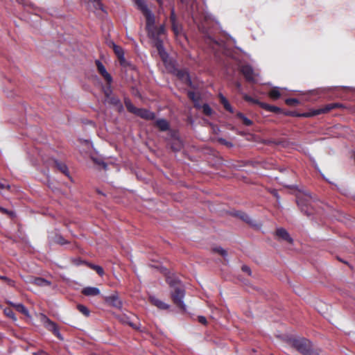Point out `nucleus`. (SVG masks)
<instances>
[{"instance_id":"f257e3e1","label":"nucleus","mask_w":355,"mask_h":355,"mask_svg":"<svg viewBox=\"0 0 355 355\" xmlns=\"http://www.w3.org/2000/svg\"><path fill=\"white\" fill-rule=\"evenodd\" d=\"M166 282L173 289L171 292L173 302L176 306L184 311L185 305L182 300L184 297L185 291L183 286L181 285L180 281L175 277L168 276L166 277Z\"/></svg>"},{"instance_id":"f03ea898","label":"nucleus","mask_w":355,"mask_h":355,"mask_svg":"<svg viewBox=\"0 0 355 355\" xmlns=\"http://www.w3.org/2000/svg\"><path fill=\"white\" fill-rule=\"evenodd\" d=\"M148 36L154 41V45L156 47L162 60L166 62L165 58L167 53L164 49L163 40L160 37L161 35L166 33L165 25L162 24L159 27L155 26L153 29L147 31Z\"/></svg>"},{"instance_id":"7ed1b4c3","label":"nucleus","mask_w":355,"mask_h":355,"mask_svg":"<svg viewBox=\"0 0 355 355\" xmlns=\"http://www.w3.org/2000/svg\"><path fill=\"white\" fill-rule=\"evenodd\" d=\"M296 202L300 211L307 216H313L315 211V202L310 194L306 193H299L296 196Z\"/></svg>"},{"instance_id":"20e7f679","label":"nucleus","mask_w":355,"mask_h":355,"mask_svg":"<svg viewBox=\"0 0 355 355\" xmlns=\"http://www.w3.org/2000/svg\"><path fill=\"white\" fill-rule=\"evenodd\" d=\"M291 343L292 347L302 355H312L314 353L312 343L305 338H293Z\"/></svg>"},{"instance_id":"39448f33","label":"nucleus","mask_w":355,"mask_h":355,"mask_svg":"<svg viewBox=\"0 0 355 355\" xmlns=\"http://www.w3.org/2000/svg\"><path fill=\"white\" fill-rule=\"evenodd\" d=\"M343 107V104L339 103H332L327 104L318 109H313L306 112L301 113V116L305 118L313 117L319 114H326L336 108Z\"/></svg>"},{"instance_id":"423d86ee","label":"nucleus","mask_w":355,"mask_h":355,"mask_svg":"<svg viewBox=\"0 0 355 355\" xmlns=\"http://www.w3.org/2000/svg\"><path fill=\"white\" fill-rule=\"evenodd\" d=\"M139 3V5L137 6V8L142 12L146 18V30L148 31L155 26V17L148 9L145 1L143 3Z\"/></svg>"},{"instance_id":"0eeeda50","label":"nucleus","mask_w":355,"mask_h":355,"mask_svg":"<svg viewBox=\"0 0 355 355\" xmlns=\"http://www.w3.org/2000/svg\"><path fill=\"white\" fill-rule=\"evenodd\" d=\"M42 321L44 327L49 331H51L56 338L60 340H63V337L60 333L58 324L49 319L45 315H42Z\"/></svg>"},{"instance_id":"6e6552de","label":"nucleus","mask_w":355,"mask_h":355,"mask_svg":"<svg viewBox=\"0 0 355 355\" xmlns=\"http://www.w3.org/2000/svg\"><path fill=\"white\" fill-rule=\"evenodd\" d=\"M240 72L243 75L245 80L250 83H255L257 82L255 79L256 73L250 64H243L240 67Z\"/></svg>"},{"instance_id":"1a4fd4ad","label":"nucleus","mask_w":355,"mask_h":355,"mask_svg":"<svg viewBox=\"0 0 355 355\" xmlns=\"http://www.w3.org/2000/svg\"><path fill=\"white\" fill-rule=\"evenodd\" d=\"M173 73L186 85L192 87L193 83L187 69H178L174 68Z\"/></svg>"},{"instance_id":"9d476101","label":"nucleus","mask_w":355,"mask_h":355,"mask_svg":"<svg viewBox=\"0 0 355 355\" xmlns=\"http://www.w3.org/2000/svg\"><path fill=\"white\" fill-rule=\"evenodd\" d=\"M170 21L171 23V30L174 35L177 37L181 34L182 31V25L178 21L177 17L175 12V9L173 7L171 10Z\"/></svg>"},{"instance_id":"9b49d317","label":"nucleus","mask_w":355,"mask_h":355,"mask_svg":"<svg viewBox=\"0 0 355 355\" xmlns=\"http://www.w3.org/2000/svg\"><path fill=\"white\" fill-rule=\"evenodd\" d=\"M104 300L105 303L114 308L121 309L122 307V302L116 293L104 297Z\"/></svg>"},{"instance_id":"f8f14e48","label":"nucleus","mask_w":355,"mask_h":355,"mask_svg":"<svg viewBox=\"0 0 355 355\" xmlns=\"http://www.w3.org/2000/svg\"><path fill=\"white\" fill-rule=\"evenodd\" d=\"M96 65L97 67V70L98 73L103 77V78L107 82V84L109 85V88L110 87V85L112 82V78L111 75L106 71L105 67L103 64V63L99 60H96Z\"/></svg>"},{"instance_id":"ddd939ff","label":"nucleus","mask_w":355,"mask_h":355,"mask_svg":"<svg viewBox=\"0 0 355 355\" xmlns=\"http://www.w3.org/2000/svg\"><path fill=\"white\" fill-rule=\"evenodd\" d=\"M28 283L40 287H46L51 285V282L42 277H30Z\"/></svg>"},{"instance_id":"4468645a","label":"nucleus","mask_w":355,"mask_h":355,"mask_svg":"<svg viewBox=\"0 0 355 355\" xmlns=\"http://www.w3.org/2000/svg\"><path fill=\"white\" fill-rule=\"evenodd\" d=\"M136 115L146 120H154L156 116L154 112L145 108H139Z\"/></svg>"},{"instance_id":"2eb2a0df","label":"nucleus","mask_w":355,"mask_h":355,"mask_svg":"<svg viewBox=\"0 0 355 355\" xmlns=\"http://www.w3.org/2000/svg\"><path fill=\"white\" fill-rule=\"evenodd\" d=\"M276 235L284 241H287L289 243H293V240L291 237L288 232L282 227L277 228L276 230Z\"/></svg>"},{"instance_id":"dca6fc26","label":"nucleus","mask_w":355,"mask_h":355,"mask_svg":"<svg viewBox=\"0 0 355 355\" xmlns=\"http://www.w3.org/2000/svg\"><path fill=\"white\" fill-rule=\"evenodd\" d=\"M149 302L151 304L157 306L158 309L162 310H166L169 308V306L166 304L165 302H162V300H159L158 298L154 297V296H150L149 297Z\"/></svg>"},{"instance_id":"f3484780","label":"nucleus","mask_w":355,"mask_h":355,"mask_svg":"<svg viewBox=\"0 0 355 355\" xmlns=\"http://www.w3.org/2000/svg\"><path fill=\"white\" fill-rule=\"evenodd\" d=\"M155 125L162 132L167 131L170 128V124L168 121L164 119H157Z\"/></svg>"},{"instance_id":"a211bd4d","label":"nucleus","mask_w":355,"mask_h":355,"mask_svg":"<svg viewBox=\"0 0 355 355\" xmlns=\"http://www.w3.org/2000/svg\"><path fill=\"white\" fill-rule=\"evenodd\" d=\"M54 164L55 168L60 171L62 173L64 174L66 176H69V172L67 166L65 163L60 162L58 160H54Z\"/></svg>"},{"instance_id":"6ab92c4d","label":"nucleus","mask_w":355,"mask_h":355,"mask_svg":"<svg viewBox=\"0 0 355 355\" xmlns=\"http://www.w3.org/2000/svg\"><path fill=\"white\" fill-rule=\"evenodd\" d=\"M82 293L85 296H96L100 294V290L96 287H85L83 289Z\"/></svg>"},{"instance_id":"aec40b11","label":"nucleus","mask_w":355,"mask_h":355,"mask_svg":"<svg viewBox=\"0 0 355 355\" xmlns=\"http://www.w3.org/2000/svg\"><path fill=\"white\" fill-rule=\"evenodd\" d=\"M169 144L171 146V150L175 152L180 151L183 147L182 141L180 137L176 139L170 141Z\"/></svg>"},{"instance_id":"412c9836","label":"nucleus","mask_w":355,"mask_h":355,"mask_svg":"<svg viewBox=\"0 0 355 355\" xmlns=\"http://www.w3.org/2000/svg\"><path fill=\"white\" fill-rule=\"evenodd\" d=\"M261 108L268 112H274L276 114H280V113L283 112V110L280 107L275 106V105H269L266 103L261 104Z\"/></svg>"},{"instance_id":"4be33fe9","label":"nucleus","mask_w":355,"mask_h":355,"mask_svg":"<svg viewBox=\"0 0 355 355\" xmlns=\"http://www.w3.org/2000/svg\"><path fill=\"white\" fill-rule=\"evenodd\" d=\"M8 304L15 308V309L19 311V313H23L24 315H28V309L25 307V306L22 304H15L14 302H8Z\"/></svg>"},{"instance_id":"5701e85b","label":"nucleus","mask_w":355,"mask_h":355,"mask_svg":"<svg viewBox=\"0 0 355 355\" xmlns=\"http://www.w3.org/2000/svg\"><path fill=\"white\" fill-rule=\"evenodd\" d=\"M113 50L121 63L125 60L124 51L120 46L113 44Z\"/></svg>"},{"instance_id":"b1692460","label":"nucleus","mask_w":355,"mask_h":355,"mask_svg":"<svg viewBox=\"0 0 355 355\" xmlns=\"http://www.w3.org/2000/svg\"><path fill=\"white\" fill-rule=\"evenodd\" d=\"M124 104L125 105V107L127 109V110L130 112V113H132L134 114H137V110H139V108L136 107L131 102V101L128 98H124Z\"/></svg>"},{"instance_id":"393cba45","label":"nucleus","mask_w":355,"mask_h":355,"mask_svg":"<svg viewBox=\"0 0 355 355\" xmlns=\"http://www.w3.org/2000/svg\"><path fill=\"white\" fill-rule=\"evenodd\" d=\"M219 98L220 103L223 105L225 110L228 111L230 113H233L234 110L231 105L230 104L227 99L221 94H219Z\"/></svg>"},{"instance_id":"a878e982","label":"nucleus","mask_w":355,"mask_h":355,"mask_svg":"<svg viewBox=\"0 0 355 355\" xmlns=\"http://www.w3.org/2000/svg\"><path fill=\"white\" fill-rule=\"evenodd\" d=\"M282 94L278 87H273L268 92V96L273 101H276L281 97Z\"/></svg>"},{"instance_id":"bb28decb","label":"nucleus","mask_w":355,"mask_h":355,"mask_svg":"<svg viewBox=\"0 0 355 355\" xmlns=\"http://www.w3.org/2000/svg\"><path fill=\"white\" fill-rule=\"evenodd\" d=\"M236 117L242 121L243 125L246 126H250L253 124L252 121L247 118L242 112H237Z\"/></svg>"},{"instance_id":"cd10ccee","label":"nucleus","mask_w":355,"mask_h":355,"mask_svg":"<svg viewBox=\"0 0 355 355\" xmlns=\"http://www.w3.org/2000/svg\"><path fill=\"white\" fill-rule=\"evenodd\" d=\"M187 96L194 103V105L196 107H198L199 105L198 103L200 100V97L196 94V93L193 91H188Z\"/></svg>"},{"instance_id":"c85d7f7f","label":"nucleus","mask_w":355,"mask_h":355,"mask_svg":"<svg viewBox=\"0 0 355 355\" xmlns=\"http://www.w3.org/2000/svg\"><path fill=\"white\" fill-rule=\"evenodd\" d=\"M107 100L111 105L114 106H119L120 108L123 107L120 99L116 96H110Z\"/></svg>"},{"instance_id":"c756f323","label":"nucleus","mask_w":355,"mask_h":355,"mask_svg":"<svg viewBox=\"0 0 355 355\" xmlns=\"http://www.w3.org/2000/svg\"><path fill=\"white\" fill-rule=\"evenodd\" d=\"M236 216L245 223L252 224V219L246 213L239 211L237 213Z\"/></svg>"},{"instance_id":"7c9ffc66","label":"nucleus","mask_w":355,"mask_h":355,"mask_svg":"<svg viewBox=\"0 0 355 355\" xmlns=\"http://www.w3.org/2000/svg\"><path fill=\"white\" fill-rule=\"evenodd\" d=\"M168 138L167 139L169 141L176 139L180 137L179 132L176 130H171L169 128L168 132Z\"/></svg>"},{"instance_id":"2f4dec72","label":"nucleus","mask_w":355,"mask_h":355,"mask_svg":"<svg viewBox=\"0 0 355 355\" xmlns=\"http://www.w3.org/2000/svg\"><path fill=\"white\" fill-rule=\"evenodd\" d=\"M88 265L89 266V268H92V270H95L99 276L102 277L104 275V270L101 266L94 265L92 263H89Z\"/></svg>"},{"instance_id":"473e14b6","label":"nucleus","mask_w":355,"mask_h":355,"mask_svg":"<svg viewBox=\"0 0 355 355\" xmlns=\"http://www.w3.org/2000/svg\"><path fill=\"white\" fill-rule=\"evenodd\" d=\"M244 99L247 102L258 105L260 107H261V104L264 103L263 102H261L259 100L254 98H252V97H251L250 96H248V95H245L244 96Z\"/></svg>"},{"instance_id":"72a5a7b5","label":"nucleus","mask_w":355,"mask_h":355,"mask_svg":"<svg viewBox=\"0 0 355 355\" xmlns=\"http://www.w3.org/2000/svg\"><path fill=\"white\" fill-rule=\"evenodd\" d=\"M77 309L85 316L88 317L89 315L90 311L85 305L78 304Z\"/></svg>"},{"instance_id":"f704fd0d","label":"nucleus","mask_w":355,"mask_h":355,"mask_svg":"<svg viewBox=\"0 0 355 355\" xmlns=\"http://www.w3.org/2000/svg\"><path fill=\"white\" fill-rule=\"evenodd\" d=\"M285 103L288 106H295L300 104V101L295 98H288L285 100Z\"/></svg>"},{"instance_id":"c9c22d12","label":"nucleus","mask_w":355,"mask_h":355,"mask_svg":"<svg viewBox=\"0 0 355 355\" xmlns=\"http://www.w3.org/2000/svg\"><path fill=\"white\" fill-rule=\"evenodd\" d=\"M202 112L205 115L211 116L212 114L213 110L208 104L205 103L202 106Z\"/></svg>"},{"instance_id":"e433bc0d","label":"nucleus","mask_w":355,"mask_h":355,"mask_svg":"<svg viewBox=\"0 0 355 355\" xmlns=\"http://www.w3.org/2000/svg\"><path fill=\"white\" fill-rule=\"evenodd\" d=\"M5 315L8 316V318L12 319L13 320H16L17 318L15 316V313L10 308H6L3 311Z\"/></svg>"},{"instance_id":"4c0bfd02","label":"nucleus","mask_w":355,"mask_h":355,"mask_svg":"<svg viewBox=\"0 0 355 355\" xmlns=\"http://www.w3.org/2000/svg\"><path fill=\"white\" fill-rule=\"evenodd\" d=\"M0 279L4 281L8 286L15 287V282L6 276L0 275Z\"/></svg>"},{"instance_id":"58836bf2","label":"nucleus","mask_w":355,"mask_h":355,"mask_svg":"<svg viewBox=\"0 0 355 355\" xmlns=\"http://www.w3.org/2000/svg\"><path fill=\"white\" fill-rule=\"evenodd\" d=\"M92 2L93 6L96 10H103V6L101 0H90Z\"/></svg>"},{"instance_id":"ea45409f","label":"nucleus","mask_w":355,"mask_h":355,"mask_svg":"<svg viewBox=\"0 0 355 355\" xmlns=\"http://www.w3.org/2000/svg\"><path fill=\"white\" fill-rule=\"evenodd\" d=\"M218 141L222 144V145H224L228 148H232L233 147V144L230 141H227L226 139H223V138H218Z\"/></svg>"},{"instance_id":"a19ab883","label":"nucleus","mask_w":355,"mask_h":355,"mask_svg":"<svg viewBox=\"0 0 355 355\" xmlns=\"http://www.w3.org/2000/svg\"><path fill=\"white\" fill-rule=\"evenodd\" d=\"M55 242L62 245L67 243V241L61 235H57L55 236Z\"/></svg>"},{"instance_id":"79ce46f5","label":"nucleus","mask_w":355,"mask_h":355,"mask_svg":"<svg viewBox=\"0 0 355 355\" xmlns=\"http://www.w3.org/2000/svg\"><path fill=\"white\" fill-rule=\"evenodd\" d=\"M213 251L215 252L218 253L222 257H225L227 254V251L223 249L220 247H218V248H214Z\"/></svg>"},{"instance_id":"37998d69","label":"nucleus","mask_w":355,"mask_h":355,"mask_svg":"<svg viewBox=\"0 0 355 355\" xmlns=\"http://www.w3.org/2000/svg\"><path fill=\"white\" fill-rule=\"evenodd\" d=\"M0 212L2 214H7V215L10 216V217H14L15 215L13 211L8 210L7 209L1 207H0Z\"/></svg>"},{"instance_id":"c03bdc74","label":"nucleus","mask_w":355,"mask_h":355,"mask_svg":"<svg viewBox=\"0 0 355 355\" xmlns=\"http://www.w3.org/2000/svg\"><path fill=\"white\" fill-rule=\"evenodd\" d=\"M241 270L245 272H247L249 275H251V270L250 268L246 266V265H243L241 268Z\"/></svg>"},{"instance_id":"a18cd8bd","label":"nucleus","mask_w":355,"mask_h":355,"mask_svg":"<svg viewBox=\"0 0 355 355\" xmlns=\"http://www.w3.org/2000/svg\"><path fill=\"white\" fill-rule=\"evenodd\" d=\"M270 193H271L274 197H275V198H276V199H277V200H279V199L280 198V197H279V193H278L277 190H276V189H272V190H271Z\"/></svg>"},{"instance_id":"49530a36","label":"nucleus","mask_w":355,"mask_h":355,"mask_svg":"<svg viewBox=\"0 0 355 355\" xmlns=\"http://www.w3.org/2000/svg\"><path fill=\"white\" fill-rule=\"evenodd\" d=\"M198 322L202 324H207V319L204 316H198Z\"/></svg>"},{"instance_id":"de8ad7c7","label":"nucleus","mask_w":355,"mask_h":355,"mask_svg":"<svg viewBox=\"0 0 355 355\" xmlns=\"http://www.w3.org/2000/svg\"><path fill=\"white\" fill-rule=\"evenodd\" d=\"M10 189V185L6 182H0V189Z\"/></svg>"},{"instance_id":"09e8293b","label":"nucleus","mask_w":355,"mask_h":355,"mask_svg":"<svg viewBox=\"0 0 355 355\" xmlns=\"http://www.w3.org/2000/svg\"><path fill=\"white\" fill-rule=\"evenodd\" d=\"M33 355H49V354L47 352H44V351L40 350V351H37L36 352H33Z\"/></svg>"},{"instance_id":"8fccbe9b","label":"nucleus","mask_w":355,"mask_h":355,"mask_svg":"<svg viewBox=\"0 0 355 355\" xmlns=\"http://www.w3.org/2000/svg\"><path fill=\"white\" fill-rule=\"evenodd\" d=\"M104 93H105V96L107 99L111 96L110 95L111 91L110 89L105 90Z\"/></svg>"},{"instance_id":"3c124183","label":"nucleus","mask_w":355,"mask_h":355,"mask_svg":"<svg viewBox=\"0 0 355 355\" xmlns=\"http://www.w3.org/2000/svg\"><path fill=\"white\" fill-rule=\"evenodd\" d=\"M293 113H292V116H296V117H302L301 116V113H298L297 112H295V111H292Z\"/></svg>"},{"instance_id":"603ef678","label":"nucleus","mask_w":355,"mask_h":355,"mask_svg":"<svg viewBox=\"0 0 355 355\" xmlns=\"http://www.w3.org/2000/svg\"><path fill=\"white\" fill-rule=\"evenodd\" d=\"M159 6V10H162L163 0H156Z\"/></svg>"},{"instance_id":"864d4df0","label":"nucleus","mask_w":355,"mask_h":355,"mask_svg":"<svg viewBox=\"0 0 355 355\" xmlns=\"http://www.w3.org/2000/svg\"><path fill=\"white\" fill-rule=\"evenodd\" d=\"M284 115L286 116H292V113L293 112L292 111H288V112H282Z\"/></svg>"},{"instance_id":"5fc2aeb1","label":"nucleus","mask_w":355,"mask_h":355,"mask_svg":"<svg viewBox=\"0 0 355 355\" xmlns=\"http://www.w3.org/2000/svg\"><path fill=\"white\" fill-rule=\"evenodd\" d=\"M137 7L139 5V2L143 3L145 0H133Z\"/></svg>"},{"instance_id":"6e6d98bb","label":"nucleus","mask_w":355,"mask_h":355,"mask_svg":"<svg viewBox=\"0 0 355 355\" xmlns=\"http://www.w3.org/2000/svg\"><path fill=\"white\" fill-rule=\"evenodd\" d=\"M103 165L104 168H106L107 164L105 163H103Z\"/></svg>"},{"instance_id":"4d7b16f0","label":"nucleus","mask_w":355,"mask_h":355,"mask_svg":"<svg viewBox=\"0 0 355 355\" xmlns=\"http://www.w3.org/2000/svg\"><path fill=\"white\" fill-rule=\"evenodd\" d=\"M236 86H237V87H241V84L239 83H236Z\"/></svg>"}]
</instances>
